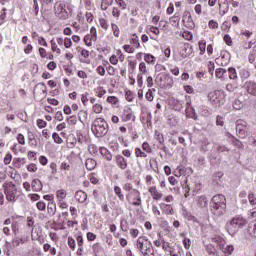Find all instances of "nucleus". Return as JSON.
I'll return each instance as SVG.
<instances>
[{
  "label": "nucleus",
  "instance_id": "f257e3e1",
  "mask_svg": "<svg viewBox=\"0 0 256 256\" xmlns=\"http://www.w3.org/2000/svg\"><path fill=\"white\" fill-rule=\"evenodd\" d=\"M210 212L213 217H223L227 213V198L223 194H217L210 200Z\"/></svg>",
  "mask_w": 256,
  "mask_h": 256
},
{
  "label": "nucleus",
  "instance_id": "f03ea898",
  "mask_svg": "<svg viewBox=\"0 0 256 256\" xmlns=\"http://www.w3.org/2000/svg\"><path fill=\"white\" fill-rule=\"evenodd\" d=\"M247 225V219L241 215L234 216L231 220L225 224V229L229 235H235L239 229H243Z\"/></svg>",
  "mask_w": 256,
  "mask_h": 256
},
{
  "label": "nucleus",
  "instance_id": "7ed1b4c3",
  "mask_svg": "<svg viewBox=\"0 0 256 256\" xmlns=\"http://www.w3.org/2000/svg\"><path fill=\"white\" fill-rule=\"evenodd\" d=\"M91 131L95 137H105L109 132V124L102 117L96 118L91 125Z\"/></svg>",
  "mask_w": 256,
  "mask_h": 256
},
{
  "label": "nucleus",
  "instance_id": "20e7f679",
  "mask_svg": "<svg viewBox=\"0 0 256 256\" xmlns=\"http://www.w3.org/2000/svg\"><path fill=\"white\" fill-rule=\"evenodd\" d=\"M136 247L143 256H155L153 244L149 241L147 236H140L136 241Z\"/></svg>",
  "mask_w": 256,
  "mask_h": 256
},
{
  "label": "nucleus",
  "instance_id": "39448f33",
  "mask_svg": "<svg viewBox=\"0 0 256 256\" xmlns=\"http://www.w3.org/2000/svg\"><path fill=\"white\" fill-rule=\"evenodd\" d=\"M3 188L7 201L15 203V201L19 199V191L17 190V186L15 185V183L11 181H6L3 184Z\"/></svg>",
  "mask_w": 256,
  "mask_h": 256
},
{
  "label": "nucleus",
  "instance_id": "423d86ee",
  "mask_svg": "<svg viewBox=\"0 0 256 256\" xmlns=\"http://www.w3.org/2000/svg\"><path fill=\"white\" fill-rule=\"evenodd\" d=\"M129 43L130 44H125L122 46V49L125 53L131 55L135 53L136 49H141V42H139V36L137 33L131 34Z\"/></svg>",
  "mask_w": 256,
  "mask_h": 256
},
{
  "label": "nucleus",
  "instance_id": "0eeeda50",
  "mask_svg": "<svg viewBox=\"0 0 256 256\" xmlns=\"http://www.w3.org/2000/svg\"><path fill=\"white\" fill-rule=\"evenodd\" d=\"M225 92L222 90H214L208 94V99L215 107H221V105H225Z\"/></svg>",
  "mask_w": 256,
  "mask_h": 256
},
{
  "label": "nucleus",
  "instance_id": "6e6552de",
  "mask_svg": "<svg viewBox=\"0 0 256 256\" xmlns=\"http://www.w3.org/2000/svg\"><path fill=\"white\" fill-rule=\"evenodd\" d=\"M126 201L128 205L132 207H141L143 200L141 199V192L139 190H133L126 194Z\"/></svg>",
  "mask_w": 256,
  "mask_h": 256
},
{
  "label": "nucleus",
  "instance_id": "1a4fd4ad",
  "mask_svg": "<svg viewBox=\"0 0 256 256\" xmlns=\"http://www.w3.org/2000/svg\"><path fill=\"white\" fill-rule=\"evenodd\" d=\"M54 11L60 21H67V19H69V12L67 11V4L65 2L56 3Z\"/></svg>",
  "mask_w": 256,
  "mask_h": 256
},
{
  "label": "nucleus",
  "instance_id": "9d476101",
  "mask_svg": "<svg viewBox=\"0 0 256 256\" xmlns=\"http://www.w3.org/2000/svg\"><path fill=\"white\" fill-rule=\"evenodd\" d=\"M218 3V13L220 17H223L229 13V4L227 0H208L209 7H215Z\"/></svg>",
  "mask_w": 256,
  "mask_h": 256
},
{
  "label": "nucleus",
  "instance_id": "9b49d317",
  "mask_svg": "<svg viewBox=\"0 0 256 256\" xmlns=\"http://www.w3.org/2000/svg\"><path fill=\"white\" fill-rule=\"evenodd\" d=\"M198 51L199 55H205V53H207L208 57H213V51H215V48L212 43L207 45V40L202 39L198 41Z\"/></svg>",
  "mask_w": 256,
  "mask_h": 256
},
{
  "label": "nucleus",
  "instance_id": "f8f14e48",
  "mask_svg": "<svg viewBox=\"0 0 256 256\" xmlns=\"http://www.w3.org/2000/svg\"><path fill=\"white\" fill-rule=\"evenodd\" d=\"M247 131H249V125L245 120L239 119L236 121V132L240 139L247 137Z\"/></svg>",
  "mask_w": 256,
  "mask_h": 256
},
{
  "label": "nucleus",
  "instance_id": "ddd939ff",
  "mask_svg": "<svg viewBox=\"0 0 256 256\" xmlns=\"http://www.w3.org/2000/svg\"><path fill=\"white\" fill-rule=\"evenodd\" d=\"M76 51L78 53L80 63H84L85 65H89L91 63V52H89V50L82 46H77Z\"/></svg>",
  "mask_w": 256,
  "mask_h": 256
},
{
  "label": "nucleus",
  "instance_id": "4468645a",
  "mask_svg": "<svg viewBox=\"0 0 256 256\" xmlns=\"http://www.w3.org/2000/svg\"><path fill=\"white\" fill-rule=\"evenodd\" d=\"M215 63L219 67H227L231 63V54L226 50H222L219 57L215 59Z\"/></svg>",
  "mask_w": 256,
  "mask_h": 256
},
{
  "label": "nucleus",
  "instance_id": "2eb2a0df",
  "mask_svg": "<svg viewBox=\"0 0 256 256\" xmlns=\"http://www.w3.org/2000/svg\"><path fill=\"white\" fill-rule=\"evenodd\" d=\"M160 81V87L162 89H171L173 87L175 81L173 80V77L169 74H161L158 77Z\"/></svg>",
  "mask_w": 256,
  "mask_h": 256
},
{
  "label": "nucleus",
  "instance_id": "dca6fc26",
  "mask_svg": "<svg viewBox=\"0 0 256 256\" xmlns=\"http://www.w3.org/2000/svg\"><path fill=\"white\" fill-rule=\"evenodd\" d=\"M188 191H192L193 195H197V193L201 192V189H203V184H201V181L199 179L194 178L191 182L187 184Z\"/></svg>",
  "mask_w": 256,
  "mask_h": 256
},
{
  "label": "nucleus",
  "instance_id": "f3484780",
  "mask_svg": "<svg viewBox=\"0 0 256 256\" xmlns=\"http://www.w3.org/2000/svg\"><path fill=\"white\" fill-rule=\"evenodd\" d=\"M139 73L137 74V85L138 87H143V75H147V64L145 62H140L138 66Z\"/></svg>",
  "mask_w": 256,
  "mask_h": 256
},
{
  "label": "nucleus",
  "instance_id": "a211bd4d",
  "mask_svg": "<svg viewBox=\"0 0 256 256\" xmlns=\"http://www.w3.org/2000/svg\"><path fill=\"white\" fill-rule=\"evenodd\" d=\"M135 120H136V117H135V113L133 112V109H131V107L125 108L121 115V121L123 123H127L129 121H132V123H135Z\"/></svg>",
  "mask_w": 256,
  "mask_h": 256
},
{
  "label": "nucleus",
  "instance_id": "6ab92c4d",
  "mask_svg": "<svg viewBox=\"0 0 256 256\" xmlns=\"http://www.w3.org/2000/svg\"><path fill=\"white\" fill-rule=\"evenodd\" d=\"M34 97H47V85H45L44 82H40L35 85L34 91H33Z\"/></svg>",
  "mask_w": 256,
  "mask_h": 256
},
{
  "label": "nucleus",
  "instance_id": "aec40b11",
  "mask_svg": "<svg viewBox=\"0 0 256 256\" xmlns=\"http://www.w3.org/2000/svg\"><path fill=\"white\" fill-rule=\"evenodd\" d=\"M148 193L152 197L153 201H161V199H163V192H161L156 185L150 186L148 188Z\"/></svg>",
  "mask_w": 256,
  "mask_h": 256
},
{
  "label": "nucleus",
  "instance_id": "412c9836",
  "mask_svg": "<svg viewBox=\"0 0 256 256\" xmlns=\"http://www.w3.org/2000/svg\"><path fill=\"white\" fill-rule=\"evenodd\" d=\"M114 161L117 165V168L121 169L122 171H125V169H127V167L129 166L127 159H125V157H123V155L121 154L116 155Z\"/></svg>",
  "mask_w": 256,
  "mask_h": 256
},
{
  "label": "nucleus",
  "instance_id": "4be33fe9",
  "mask_svg": "<svg viewBox=\"0 0 256 256\" xmlns=\"http://www.w3.org/2000/svg\"><path fill=\"white\" fill-rule=\"evenodd\" d=\"M29 241V237L27 235H21V236H16L12 240V247L17 248L21 247V245H25Z\"/></svg>",
  "mask_w": 256,
  "mask_h": 256
},
{
  "label": "nucleus",
  "instance_id": "5701e85b",
  "mask_svg": "<svg viewBox=\"0 0 256 256\" xmlns=\"http://www.w3.org/2000/svg\"><path fill=\"white\" fill-rule=\"evenodd\" d=\"M211 241L212 243H215L217 245L218 249H223V247L227 245V241H225V238H223V236L220 235L212 236Z\"/></svg>",
  "mask_w": 256,
  "mask_h": 256
},
{
  "label": "nucleus",
  "instance_id": "b1692460",
  "mask_svg": "<svg viewBox=\"0 0 256 256\" xmlns=\"http://www.w3.org/2000/svg\"><path fill=\"white\" fill-rule=\"evenodd\" d=\"M244 87L249 95L256 97V82L247 81L245 82Z\"/></svg>",
  "mask_w": 256,
  "mask_h": 256
},
{
  "label": "nucleus",
  "instance_id": "393cba45",
  "mask_svg": "<svg viewBox=\"0 0 256 256\" xmlns=\"http://www.w3.org/2000/svg\"><path fill=\"white\" fill-rule=\"evenodd\" d=\"M160 209L164 215H175V210L171 204L161 203Z\"/></svg>",
  "mask_w": 256,
  "mask_h": 256
},
{
  "label": "nucleus",
  "instance_id": "a878e982",
  "mask_svg": "<svg viewBox=\"0 0 256 256\" xmlns=\"http://www.w3.org/2000/svg\"><path fill=\"white\" fill-rule=\"evenodd\" d=\"M43 251L44 253H48L50 256L57 255V248L49 244V242L43 244Z\"/></svg>",
  "mask_w": 256,
  "mask_h": 256
},
{
  "label": "nucleus",
  "instance_id": "bb28decb",
  "mask_svg": "<svg viewBox=\"0 0 256 256\" xmlns=\"http://www.w3.org/2000/svg\"><path fill=\"white\" fill-rule=\"evenodd\" d=\"M38 54L41 59H49L50 61H52V59H54V57H55V56H53V53L47 52V49H45L43 47L38 48Z\"/></svg>",
  "mask_w": 256,
  "mask_h": 256
},
{
  "label": "nucleus",
  "instance_id": "cd10ccee",
  "mask_svg": "<svg viewBox=\"0 0 256 256\" xmlns=\"http://www.w3.org/2000/svg\"><path fill=\"white\" fill-rule=\"evenodd\" d=\"M197 207L200 209H207V207H209V200L207 199V196L202 195L197 199Z\"/></svg>",
  "mask_w": 256,
  "mask_h": 256
},
{
  "label": "nucleus",
  "instance_id": "c85d7f7f",
  "mask_svg": "<svg viewBox=\"0 0 256 256\" xmlns=\"http://www.w3.org/2000/svg\"><path fill=\"white\" fill-rule=\"evenodd\" d=\"M146 33L147 35H151L152 33V35H154L155 37H159V35H161V30L157 26L148 25L146 27Z\"/></svg>",
  "mask_w": 256,
  "mask_h": 256
},
{
  "label": "nucleus",
  "instance_id": "c756f323",
  "mask_svg": "<svg viewBox=\"0 0 256 256\" xmlns=\"http://www.w3.org/2000/svg\"><path fill=\"white\" fill-rule=\"evenodd\" d=\"M31 188H32V191L38 193L39 191H42L43 183L39 179H33L31 182Z\"/></svg>",
  "mask_w": 256,
  "mask_h": 256
},
{
  "label": "nucleus",
  "instance_id": "7c9ffc66",
  "mask_svg": "<svg viewBox=\"0 0 256 256\" xmlns=\"http://www.w3.org/2000/svg\"><path fill=\"white\" fill-rule=\"evenodd\" d=\"M185 13H186V15H188V18L183 16L182 23L188 29H193V27H195V24L193 23V19L191 18V13H189V12H185ZM186 19H188V21H186Z\"/></svg>",
  "mask_w": 256,
  "mask_h": 256
},
{
  "label": "nucleus",
  "instance_id": "2f4dec72",
  "mask_svg": "<svg viewBox=\"0 0 256 256\" xmlns=\"http://www.w3.org/2000/svg\"><path fill=\"white\" fill-rule=\"evenodd\" d=\"M74 197H75L76 201H78V203H85V201H87V193H85L82 190H78L75 193Z\"/></svg>",
  "mask_w": 256,
  "mask_h": 256
},
{
  "label": "nucleus",
  "instance_id": "473e14b6",
  "mask_svg": "<svg viewBox=\"0 0 256 256\" xmlns=\"http://www.w3.org/2000/svg\"><path fill=\"white\" fill-rule=\"evenodd\" d=\"M85 167L88 171H93L97 167V160L93 158H88L85 161Z\"/></svg>",
  "mask_w": 256,
  "mask_h": 256
},
{
  "label": "nucleus",
  "instance_id": "72a5a7b5",
  "mask_svg": "<svg viewBox=\"0 0 256 256\" xmlns=\"http://www.w3.org/2000/svg\"><path fill=\"white\" fill-rule=\"evenodd\" d=\"M47 213L50 217H53L57 213V204L55 201L49 202L47 205Z\"/></svg>",
  "mask_w": 256,
  "mask_h": 256
},
{
  "label": "nucleus",
  "instance_id": "f704fd0d",
  "mask_svg": "<svg viewBox=\"0 0 256 256\" xmlns=\"http://www.w3.org/2000/svg\"><path fill=\"white\" fill-rule=\"evenodd\" d=\"M144 61L147 63V65H155L157 58L153 56V54L150 53H144Z\"/></svg>",
  "mask_w": 256,
  "mask_h": 256
},
{
  "label": "nucleus",
  "instance_id": "c9c22d12",
  "mask_svg": "<svg viewBox=\"0 0 256 256\" xmlns=\"http://www.w3.org/2000/svg\"><path fill=\"white\" fill-rule=\"evenodd\" d=\"M94 93L98 99H103L107 95V90L102 86H98L94 89Z\"/></svg>",
  "mask_w": 256,
  "mask_h": 256
},
{
  "label": "nucleus",
  "instance_id": "e433bc0d",
  "mask_svg": "<svg viewBox=\"0 0 256 256\" xmlns=\"http://www.w3.org/2000/svg\"><path fill=\"white\" fill-rule=\"evenodd\" d=\"M171 107L174 109V111H181L183 109V101L172 99L171 100Z\"/></svg>",
  "mask_w": 256,
  "mask_h": 256
},
{
  "label": "nucleus",
  "instance_id": "4c0bfd02",
  "mask_svg": "<svg viewBox=\"0 0 256 256\" xmlns=\"http://www.w3.org/2000/svg\"><path fill=\"white\" fill-rule=\"evenodd\" d=\"M100 154L102 157H104V159H106V161H111L113 159V154H111L105 147L100 148Z\"/></svg>",
  "mask_w": 256,
  "mask_h": 256
},
{
  "label": "nucleus",
  "instance_id": "58836bf2",
  "mask_svg": "<svg viewBox=\"0 0 256 256\" xmlns=\"http://www.w3.org/2000/svg\"><path fill=\"white\" fill-rule=\"evenodd\" d=\"M111 31L116 39H119V37H121V29L114 22L111 23Z\"/></svg>",
  "mask_w": 256,
  "mask_h": 256
},
{
  "label": "nucleus",
  "instance_id": "ea45409f",
  "mask_svg": "<svg viewBox=\"0 0 256 256\" xmlns=\"http://www.w3.org/2000/svg\"><path fill=\"white\" fill-rule=\"evenodd\" d=\"M57 201H65L67 199V191L65 189H60L56 191Z\"/></svg>",
  "mask_w": 256,
  "mask_h": 256
},
{
  "label": "nucleus",
  "instance_id": "a19ab883",
  "mask_svg": "<svg viewBox=\"0 0 256 256\" xmlns=\"http://www.w3.org/2000/svg\"><path fill=\"white\" fill-rule=\"evenodd\" d=\"M92 111L96 115H101L103 113V104L101 102H97L92 105Z\"/></svg>",
  "mask_w": 256,
  "mask_h": 256
},
{
  "label": "nucleus",
  "instance_id": "79ce46f5",
  "mask_svg": "<svg viewBox=\"0 0 256 256\" xmlns=\"http://www.w3.org/2000/svg\"><path fill=\"white\" fill-rule=\"evenodd\" d=\"M51 51L52 53H56L57 55H61V48H59V45L57 42H55V39H52L50 41Z\"/></svg>",
  "mask_w": 256,
  "mask_h": 256
},
{
  "label": "nucleus",
  "instance_id": "37998d69",
  "mask_svg": "<svg viewBox=\"0 0 256 256\" xmlns=\"http://www.w3.org/2000/svg\"><path fill=\"white\" fill-rule=\"evenodd\" d=\"M84 44L86 47H93V41H97L93 36L86 34L83 38Z\"/></svg>",
  "mask_w": 256,
  "mask_h": 256
},
{
  "label": "nucleus",
  "instance_id": "c03bdc74",
  "mask_svg": "<svg viewBox=\"0 0 256 256\" xmlns=\"http://www.w3.org/2000/svg\"><path fill=\"white\" fill-rule=\"evenodd\" d=\"M74 237L76 239V243H77L78 247H84L85 239L83 238V234L81 232H79V233L75 234Z\"/></svg>",
  "mask_w": 256,
  "mask_h": 256
},
{
  "label": "nucleus",
  "instance_id": "a18cd8bd",
  "mask_svg": "<svg viewBox=\"0 0 256 256\" xmlns=\"http://www.w3.org/2000/svg\"><path fill=\"white\" fill-rule=\"evenodd\" d=\"M114 193L118 197L119 201H125V194H123V190H121V187L114 186Z\"/></svg>",
  "mask_w": 256,
  "mask_h": 256
},
{
  "label": "nucleus",
  "instance_id": "49530a36",
  "mask_svg": "<svg viewBox=\"0 0 256 256\" xmlns=\"http://www.w3.org/2000/svg\"><path fill=\"white\" fill-rule=\"evenodd\" d=\"M226 256L233 255V251H235V247L233 245H227L223 246L222 249H220Z\"/></svg>",
  "mask_w": 256,
  "mask_h": 256
},
{
  "label": "nucleus",
  "instance_id": "de8ad7c7",
  "mask_svg": "<svg viewBox=\"0 0 256 256\" xmlns=\"http://www.w3.org/2000/svg\"><path fill=\"white\" fill-rule=\"evenodd\" d=\"M67 245L69 249H71V251H75V249H77V243L75 242V238H73L72 236H69L67 238Z\"/></svg>",
  "mask_w": 256,
  "mask_h": 256
},
{
  "label": "nucleus",
  "instance_id": "09e8293b",
  "mask_svg": "<svg viewBox=\"0 0 256 256\" xmlns=\"http://www.w3.org/2000/svg\"><path fill=\"white\" fill-rule=\"evenodd\" d=\"M111 5H113V0H102L100 9L101 11H107Z\"/></svg>",
  "mask_w": 256,
  "mask_h": 256
},
{
  "label": "nucleus",
  "instance_id": "8fccbe9b",
  "mask_svg": "<svg viewBox=\"0 0 256 256\" xmlns=\"http://www.w3.org/2000/svg\"><path fill=\"white\" fill-rule=\"evenodd\" d=\"M99 25L104 31H109V21L105 18H99Z\"/></svg>",
  "mask_w": 256,
  "mask_h": 256
},
{
  "label": "nucleus",
  "instance_id": "3c124183",
  "mask_svg": "<svg viewBox=\"0 0 256 256\" xmlns=\"http://www.w3.org/2000/svg\"><path fill=\"white\" fill-rule=\"evenodd\" d=\"M169 21L170 23H172V25H178V23L181 21V14L179 12H176L173 16L169 18Z\"/></svg>",
  "mask_w": 256,
  "mask_h": 256
},
{
  "label": "nucleus",
  "instance_id": "603ef678",
  "mask_svg": "<svg viewBox=\"0 0 256 256\" xmlns=\"http://www.w3.org/2000/svg\"><path fill=\"white\" fill-rule=\"evenodd\" d=\"M215 75L217 79H223L225 75H227V70L224 68H218L216 69Z\"/></svg>",
  "mask_w": 256,
  "mask_h": 256
},
{
  "label": "nucleus",
  "instance_id": "864d4df0",
  "mask_svg": "<svg viewBox=\"0 0 256 256\" xmlns=\"http://www.w3.org/2000/svg\"><path fill=\"white\" fill-rule=\"evenodd\" d=\"M122 188L126 193H133V191H137V189L133 188V184L129 182L123 184Z\"/></svg>",
  "mask_w": 256,
  "mask_h": 256
},
{
  "label": "nucleus",
  "instance_id": "5fc2aeb1",
  "mask_svg": "<svg viewBox=\"0 0 256 256\" xmlns=\"http://www.w3.org/2000/svg\"><path fill=\"white\" fill-rule=\"evenodd\" d=\"M229 79L236 81L237 79V70L233 67L228 68Z\"/></svg>",
  "mask_w": 256,
  "mask_h": 256
},
{
  "label": "nucleus",
  "instance_id": "6e6d98bb",
  "mask_svg": "<svg viewBox=\"0 0 256 256\" xmlns=\"http://www.w3.org/2000/svg\"><path fill=\"white\" fill-rule=\"evenodd\" d=\"M105 67L106 65H98L95 69L97 75H100V77H105V73H106V70H105Z\"/></svg>",
  "mask_w": 256,
  "mask_h": 256
},
{
  "label": "nucleus",
  "instance_id": "4d7b16f0",
  "mask_svg": "<svg viewBox=\"0 0 256 256\" xmlns=\"http://www.w3.org/2000/svg\"><path fill=\"white\" fill-rule=\"evenodd\" d=\"M115 3L121 11H125L127 9V3L125 0H115Z\"/></svg>",
  "mask_w": 256,
  "mask_h": 256
},
{
  "label": "nucleus",
  "instance_id": "13d9d810",
  "mask_svg": "<svg viewBox=\"0 0 256 256\" xmlns=\"http://www.w3.org/2000/svg\"><path fill=\"white\" fill-rule=\"evenodd\" d=\"M134 151H135V157H137V158L141 157L144 159L147 158V153L145 151L141 150V148L137 147V148H135Z\"/></svg>",
  "mask_w": 256,
  "mask_h": 256
},
{
  "label": "nucleus",
  "instance_id": "bf43d9fd",
  "mask_svg": "<svg viewBox=\"0 0 256 256\" xmlns=\"http://www.w3.org/2000/svg\"><path fill=\"white\" fill-rule=\"evenodd\" d=\"M26 169L28 173H37L39 168L37 167V164L30 163L26 166Z\"/></svg>",
  "mask_w": 256,
  "mask_h": 256
},
{
  "label": "nucleus",
  "instance_id": "052dcab7",
  "mask_svg": "<svg viewBox=\"0 0 256 256\" xmlns=\"http://www.w3.org/2000/svg\"><path fill=\"white\" fill-rule=\"evenodd\" d=\"M142 149L146 154L148 153L149 155H151V153H153V148H151L149 142H144L142 144Z\"/></svg>",
  "mask_w": 256,
  "mask_h": 256
},
{
  "label": "nucleus",
  "instance_id": "680f3d73",
  "mask_svg": "<svg viewBox=\"0 0 256 256\" xmlns=\"http://www.w3.org/2000/svg\"><path fill=\"white\" fill-rule=\"evenodd\" d=\"M112 17L119 19L121 17V9L119 7H112Z\"/></svg>",
  "mask_w": 256,
  "mask_h": 256
},
{
  "label": "nucleus",
  "instance_id": "e2e57ef3",
  "mask_svg": "<svg viewBox=\"0 0 256 256\" xmlns=\"http://www.w3.org/2000/svg\"><path fill=\"white\" fill-rule=\"evenodd\" d=\"M107 103L110 105H118L119 103V98L116 96H108L106 99Z\"/></svg>",
  "mask_w": 256,
  "mask_h": 256
},
{
  "label": "nucleus",
  "instance_id": "0e129e2a",
  "mask_svg": "<svg viewBox=\"0 0 256 256\" xmlns=\"http://www.w3.org/2000/svg\"><path fill=\"white\" fill-rule=\"evenodd\" d=\"M182 37H183V39H185L186 41H193V33L192 32H190V31H184L183 33H182Z\"/></svg>",
  "mask_w": 256,
  "mask_h": 256
},
{
  "label": "nucleus",
  "instance_id": "69168bd1",
  "mask_svg": "<svg viewBox=\"0 0 256 256\" xmlns=\"http://www.w3.org/2000/svg\"><path fill=\"white\" fill-rule=\"evenodd\" d=\"M64 47L65 49H71L73 47V40L69 37L64 38Z\"/></svg>",
  "mask_w": 256,
  "mask_h": 256
},
{
  "label": "nucleus",
  "instance_id": "338daca9",
  "mask_svg": "<svg viewBox=\"0 0 256 256\" xmlns=\"http://www.w3.org/2000/svg\"><path fill=\"white\" fill-rule=\"evenodd\" d=\"M16 140L18 141L19 145H25V143H26L25 135H23L22 133L17 134Z\"/></svg>",
  "mask_w": 256,
  "mask_h": 256
},
{
  "label": "nucleus",
  "instance_id": "774afa93",
  "mask_svg": "<svg viewBox=\"0 0 256 256\" xmlns=\"http://www.w3.org/2000/svg\"><path fill=\"white\" fill-rule=\"evenodd\" d=\"M248 200H249L250 205H256V197L253 192H249Z\"/></svg>",
  "mask_w": 256,
  "mask_h": 256
}]
</instances>
